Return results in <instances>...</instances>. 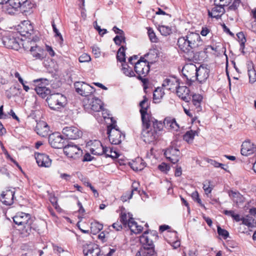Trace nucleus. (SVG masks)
<instances>
[{"instance_id":"obj_1","label":"nucleus","mask_w":256,"mask_h":256,"mask_svg":"<svg viewBox=\"0 0 256 256\" xmlns=\"http://www.w3.org/2000/svg\"><path fill=\"white\" fill-rule=\"evenodd\" d=\"M14 222L18 226L22 227V233L25 236H28L32 232V224L34 220L29 214L23 212H18L13 218Z\"/></svg>"},{"instance_id":"obj_2","label":"nucleus","mask_w":256,"mask_h":256,"mask_svg":"<svg viewBox=\"0 0 256 256\" xmlns=\"http://www.w3.org/2000/svg\"><path fill=\"white\" fill-rule=\"evenodd\" d=\"M82 106L86 112L94 114L97 112L99 114L100 110L102 108L103 102L94 96H90L81 100Z\"/></svg>"},{"instance_id":"obj_3","label":"nucleus","mask_w":256,"mask_h":256,"mask_svg":"<svg viewBox=\"0 0 256 256\" xmlns=\"http://www.w3.org/2000/svg\"><path fill=\"white\" fill-rule=\"evenodd\" d=\"M34 6L30 0H10V6L6 8V12L10 14H13L20 8L23 12H28Z\"/></svg>"},{"instance_id":"obj_4","label":"nucleus","mask_w":256,"mask_h":256,"mask_svg":"<svg viewBox=\"0 0 256 256\" xmlns=\"http://www.w3.org/2000/svg\"><path fill=\"white\" fill-rule=\"evenodd\" d=\"M46 100L50 109L58 110L66 105V98L61 94L56 93L50 94Z\"/></svg>"},{"instance_id":"obj_5","label":"nucleus","mask_w":256,"mask_h":256,"mask_svg":"<svg viewBox=\"0 0 256 256\" xmlns=\"http://www.w3.org/2000/svg\"><path fill=\"white\" fill-rule=\"evenodd\" d=\"M177 45L181 52L184 53L188 55V56L190 54V56L188 57H187L186 56H184L186 58L188 59L190 61L196 60L186 36L178 38L177 42Z\"/></svg>"},{"instance_id":"obj_6","label":"nucleus","mask_w":256,"mask_h":256,"mask_svg":"<svg viewBox=\"0 0 256 256\" xmlns=\"http://www.w3.org/2000/svg\"><path fill=\"white\" fill-rule=\"evenodd\" d=\"M134 71L138 74V78L141 80L143 82L146 81L145 77L149 72L150 66L147 62L144 60V58H141L136 62L134 64Z\"/></svg>"},{"instance_id":"obj_7","label":"nucleus","mask_w":256,"mask_h":256,"mask_svg":"<svg viewBox=\"0 0 256 256\" xmlns=\"http://www.w3.org/2000/svg\"><path fill=\"white\" fill-rule=\"evenodd\" d=\"M116 126L112 124L108 128L107 134L110 142L112 144H118L122 140V138H124V134L116 127Z\"/></svg>"},{"instance_id":"obj_8","label":"nucleus","mask_w":256,"mask_h":256,"mask_svg":"<svg viewBox=\"0 0 256 256\" xmlns=\"http://www.w3.org/2000/svg\"><path fill=\"white\" fill-rule=\"evenodd\" d=\"M186 36L193 52L195 50L202 48L204 42L198 34L194 32H188Z\"/></svg>"},{"instance_id":"obj_9","label":"nucleus","mask_w":256,"mask_h":256,"mask_svg":"<svg viewBox=\"0 0 256 256\" xmlns=\"http://www.w3.org/2000/svg\"><path fill=\"white\" fill-rule=\"evenodd\" d=\"M197 67L193 64H186L182 68V74L186 78V80L190 82L189 84L192 82L196 80V70Z\"/></svg>"},{"instance_id":"obj_10","label":"nucleus","mask_w":256,"mask_h":256,"mask_svg":"<svg viewBox=\"0 0 256 256\" xmlns=\"http://www.w3.org/2000/svg\"><path fill=\"white\" fill-rule=\"evenodd\" d=\"M48 142L50 146L54 148H62L64 146V140L58 132L50 134Z\"/></svg>"},{"instance_id":"obj_11","label":"nucleus","mask_w":256,"mask_h":256,"mask_svg":"<svg viewBox=\"0 0 256 256\" xmlns=\"http://www.w3.org/2000/svg\"><path fill=\"white\" fill-rule=\"evenodd\" d=\"M164 154L166 158L174 164L177 163L180 160V152L176 147L170 146L168 148Z\"/></svg>"},{"instance_id":"obj_12","label":"nucleus","mask_w":256,"mask_h":256,"mask_svg":"<svg viewBox=\"0 0 256 256\" xmlns=\"http://www.w3.org/2000/svg\"><path fill=\"white\" fill-rule=\"evenodd\" d=\"M149 119V120L146 122V124L142 123L143 127L144 128L151 127L152 130L156 131V133L158 134L163 129L164 126V122L157 120L152 116H150V118Z\"/></svg>"},{"instance_id":"obj_13","label":"nucleus","mask_w":256,"mask_h":256,"mask_svg":"<svg viewBox=\"0 0 256 256\" xmlns=\"http://www.w3.org/2000/svg\"><path fill=\"white\" fill-rule=\"evenodd\" d=\"M62 148H64V153L68 156L74 158H78V152L80 150V148L78 146L70 143L64 145Z\"/></svg>"},{"instance_id":"obj_14","label":"nucleus","mask_w":256,"mask_h":256,"mask_svg":"<svg viewBox=\"0 0 256 256\" xmlns=\"http://www.w3.org/2000/svg\"><path fill=\"white\" fill-rule=\"evenodd\" d=\"M140 112L141 114L142 120V123H146V122L149 120L151 115L147 112L148 108V100L146 96H144V100L140 103Z\"/></svg>"},{"instance_id":"obj_15","label":"nucleus","mask_w":256,"mask_h":256,"mask_svg":"<svg viewBox=\"0 0 256 256\" xmlns=\"http://www.w3.org/2000/svg\"><path fill=\"white\" fill-rule=\"evenodd\" d=\"M210 70L203 66H200L196 70V80L200 83L204 82L208 78Z\"/></svg>"},{"instance_id":"obj_16","label":"nucleus","mask_w":256,"mask_h":256,"mask_svg":"<svg viewBox=\"0 0 256 256\" xmlns=\"http://www.w3.org/2000/svg\"><path fill=\"white\" fill-rule=\"evenodd\" d=\"M84 256H102L101 250L97 244H90L83 249Z\"/></svg>"},{"instance_id":"obj_17","label":"nucleus","mask_w":256,"mask_h":256,"mask_svg":"<svg viewBox=\"0 0 256 256\" xmlns=\"http://www.w3.org/2000/svg\"><path fill=\"white\" fill-rule=\"evenodd\" d=\"M35 158L38 164L40 166L48 168L51 166L52 160L48 156L42 153L35 154Z\"/></svg>"},{"instance_id":"obj_18","label":"nucleus","mask_w":256,"mask_h":256,"mask_svg":"<svg viewBox=\"0 0 256 256\" xmlns=\"http://www.w3.org/2000/svg\"><path fill=\"white\" fill-rule=\"evenodd\" d=\"M142 134L144 138V141L150 143L156 140L158 137L156 131L152 130V128H144L142 130Z\"/></svg>"},{"instance_id":"obj_19","label":"nucleus","mask_w":256,"mask_h":256,"mask_svg":"<svg viewBox=\"0 0 256 256\" xmlns=\"http://www.w3.org/2000/svg\"><path fill=\"white\" fill-rule=\"evenodd\" d=\"M256 151V146L249 140H246L242 144L241 154L248 156Z\"/></svg>"},{"instance_id":"obj_20","label":"nucleus","mask_w":256,"mask_h":256,"mask_svg":"<svg viewBox=\"0 0 256 256\" xmlns=\"http://www.w3.org/2000/svg\"><path fill=\"white\" fill-rule=\"evenodd\" d=\"M175 88L176 89V92L177 96L184 101L186 102H189L190 100L189 88L186 86H176Z\"/></svg>"},{"instance_id":"obj_21","label":"nucleus","mask_w":256,"mask_h":256,"mask_svg":"<svg viewBox=\"0 0 256 256\" xmlns=\"http://www.w3.org/2000/svg\"><path fill=\"white\" fill-rule=\"evenodd\" d=\"M78 129L74 126H66L62 131L66 138L74 140L78 138Z\"/></svg>"},{"instance_id":"obj_22","label":"nucleus","mask_w":256,"mask_h":256,"mask_svg":"<svg viewBox=\"0 0 256 256\" xmlns=\"http://www.w3.org/2000/svg\"><path fill=\"white\" fill-rule=\"evenodd\" d=\"M3 42L7 48L18 50L20 48V44L16 38L14 36H6L4 38Z\"/></svg>"},{"instance_id":"obj_23","label":"nucleus","mask_w":256,"mask_h":256,"mask_svg":"<svg viewBox=\"0 0 256 256\" xmlns=\"http://www.w3.org/2000/svg\"><path fill=\"white\" fill-rule=\"evenodd\" d=\"M21 29L20 32V35L28 38L34 32L33 26L28 21H24L22 24Z\"/></svg>"},{"instance_id":"obj_24","label":"nucleus","mask_w":256,"mask_h":256,"mask_svg":"<svg viewBox=\"0 0 256 256\" xmlns=\"http://www.w3.org/2000/svg\"><path fill=\"white\" fill-rule=\"evenodd\" d=\"M30 51L33 57L36 59L42 60L44 57V51L41 47L35 46H30Z\"/></svg>"},{"instance_id":"obj_25","label":"nucleus","mask_w":256,"mask_h":256,"mask_svg":"<svg viewBox=\"0 0 256 256\" xmlns=\"http://www.w3.org/2000/svg\"><path fill=\"white\" fill-rule=\"evenodd\" d=\"M224 6H220V4H216L212 8L211 11H208V16L212 18L218 19L224 12Z\"/></svg>"},{"instance_id":"obj_26","label":"nucleus","mask_w":256,"mask_h":256,"mask_svg":"<svg viewBox=\"0 0 256 256\" xmlns=\"http://www.w3.org/2000/svg\"><path fill=\"white\" fill-rule=\"evenodd\" d=\"M130 168L134 171L142 170L146 166V162L140 158H136L135 160L129 162Z\"/></svg>"},{"instance_id":"obj_27","label":"nucleus","mask_w":256,"mask_h":256,"mask_svg":"<svg viewBox=\"0 0 256 256\" xmlns=\"http://www.w3.org/2000/svg\"><path fill=\"white\" fill-rule=\"evenodd\" d=\"M164 125L168 129L178 131L180 128L178 124L176 122L175 118L167 117L164 121Z\"/></svg>"},{"instance_id":"obj_28","label":"nucleus","mask_w":256,"mask_h":256,"mask_svg":"<svg viewBox=\"0 0 256 256\" xmlns=\"http://www.w3.org/2000/svg\"><path fill=\"white\" fill-rule=\"evenodd\" d=\"M14 192L12 190H7L3 192L2 196L3 198V203L7 206H10L13 204Z\"/></svg>"},{"instance_id":"obj_29","label":"nucleus","mask_w":256,"mask_h":256,"mask_svg":"<svg viewBox=\"0 0 256 256\" xmlns=\"http://www.w3.org/2000/svg\"><path fill=\"white\" fill-rule=\"evenodd\" d=\"M146 59L144 60L147 62L148 64H153L158 60V50L156 49L150 50V52L144 55Z\"/></svg>"},{"instance_id":"obj_30","label":"nucleus","mask_w":256,"mask_h":256,"mask_svg":"<svg viewBox=\"0 0 256 256\" xmlns=\"http://www.w3.org/2000/svg\"><path fill=\"white\" fill-rule=\"evenodd\" d=\"M246 66L249 82L250 83L253 84L256 81V71L254 68V64L252 62H248Z\"/></svg>"},{"instance_id":"obj_31","label":"nucleus","mask_w":256,"mask_h":256,"mask_svg":"<svg viewBox=\"0 0 256 256\" xmlns=\"http://www.w3.org/2000/svg\"><path fill=\"white\" fill-rule=\"evenodd\" d=\"M94 92V88L85 82L81 84V96L84 98L88 97L90 96H94L92 93Z\"/></svg>"},{"instance_id":"obj_32","label":"nucleus","mask_w":256,"mask_h":256,"mask_svg":"<svg viewBox=\"0 0 256 256\" xmlns=\"http://www.w3.org/2000/svg\"><path fill=\"white\" fill-rule=\"evenodd\" d=\"M228 194L229 196L232 198L234 202L237 205L244 202V198L239 192L230 190Z\"/></svg>"},{"instance_id":"obj_33","label":"nucleus","mask_w":256,"mask_h":256,"mask_svg":"<svg viewBox=\"0 0 256 256\" xmlns=\"http://www.w3.org/2000/svg\"><path fill=\"white\" fill-rule=\"evenodd\" d=\"M148 232L146 231L140 236V240L141 244L144 245V246L146 247H154L152 240L150 239L148 236Z\"/></svg>"},{"instance_id":"obj_34","label":"nucleus","mask_w":256,"mask_h":256,"mask_svg":"<svg viewBox=\"0 0 256 256\" xmlns=\"http://www.w3.org/2000/svg\"><path fill=\"white\" fill-rule=\"evenodd\" d=\"M97 146L96 148V150H97V152H100V150H105L104 152L102 153V154H106V152L108 151V147L104 146L100 141L98 140H94V141L90 140L86 143V146Z\"/></svg>"},{"instance_id":"obj_35","label":"nucleus","mask_w":256,"mask_h":256,"mask_svg":"<svg viewBox=\"0 0 256 256\" xmlns=\"http://www.w3.org/2000/svg\"><path fill=\"white\" fill-rule=\"evenodd\" d=\"M242 224L250 228H254L256 226V220L254 218L250 215H246L245 217L242 218Z\"/></svg>"},{"instance_id":"obj_36","label":"nucleus","mask_w":256,"mask_h":256,"mask_svg":"<svg viewBox=\"0 0 256 256\" xmlns=\"http://www.w3.org/2000/svg\"><path fill=\"white\" fill-rule=\"evenodd\" d=\"M179 82L178 80H171L170 78L165 79L163 83L162 84V87L166 88L168 90H173L175 86H178L179 84Z\"/></svg>"},{"instance_id":"obj_37","label":"nucleus","mask_w":256,"mask_h":256,"mask_svg":"<svg viewBox=\"0 0 256 256\" xmlns=\"http://www.w3.org/2000/svg\"><path fill=\"white\" fill-rule=\"evenodd\" d=\"M35 90L37 94L42 98H44L48 96L50 94V90L46 86H37L35 88Z\"/></svg>"},{"instance_id":"obj_38","label":"nucleus","mask_w":256,"mask_h":256,"mask_svg":"<svg viewBox=\"0 0 256 256\" xmlns=\"http://www.w3.org/2000/svg\"><path fill=\"white\" fill-rule=\"evenodd\" d=\"M164 94L163 88H157L153 94V99L155 103H158L160 102Z\"/></svg>"},{"instance_id":"obj_39","label":"nucleus","mask_w":256,"mask_h":256,"mask_svg":"<svg viewBox=\"0 0 256 256\" xmlns=\"http://www.w3.org/2000/svg\"><path fill=\"white\" fill-rule=\"evenodd\" d=\"M103 228V225L97 221L91 223L90 231L93 234H96L99 232Z\"/></svg>"},{"instance_id":"obj_40","label":"nucleus","mask_w":256,"mask_h":256,"mask_svg":"<svg viewBox=\"0 0 256 256\" xmlns=\"http://www.w3.org/2000/svg\"><path fill=\"white\" fill-rule=\"evenodd\" d=\"M141 252H142V256H156L154 247L143 246L141 248Z\"/></svg>"},{"instance_id":"obj_41","label":"nucleus","mask_w":256,"mask_h":256,"mask_svg":"<svg viewBox=\"0 0 256 256\" xmlns=\"http://www.w3.org/2000/svg\"><path fill=\"white\" fill-rule=\"evenodd\" d=\"M236 36L238 38V41L240 44V50H242V52L243 54H244V48L245 43L246 41L245 36L244 32H240L236 34Z\"/></svg>"},{"instance_id":"obj_42","label":"nucleus","mask_w":256,"mask_h":256,"mask_svg":"<svg viewBox=\"0 0 256 256\" xmlns=\"http://www.w3.org/2000/svg\"><path fill=\"white\" fill-rule=\"evenodd\" d=\"M126 50V47L124 46H121L120 48L118 50L116 54V58L117 60L120 62H126V54H125V50Z\"/></svg>"},{"instance_id":"obj_43","label":"nucleus","mask_w":256,"mask_h":256,"mask_svg":"<svg viewBox=\"0 0 256 256\" xmlns=\"http://www.w3.org/2000/svg\"><path fill=\"white\" fill-rule=\"evenodd\" d=\"M39 40V38L36 36H32V38L28 37V40H26L22 44L24 48L27 50L29 48L28 45L34 46V43Z\"/></svg>"},{"instance_id":"obj_44","label":"nucleus","mask_w":256,"mask_h":256,"mask_svg":"<svg viewBox=\"0 0 256 256\" xmlns=\"http://www.w3.org/2000/svg\"><path fill=\"white\" fill-rule=\"evenodd\" d=\"M198 135V133L195 130H189L186 132L184 135V140L188 142H192L194 139V136Z\"/></svg>"},{"instance_id":"obj_45","label":"nucleus","mask_w":256,"mask_h":256,"mask_svg":"<svg viewBox=\"0 0 256 256\" xmlns=\"http://www.w3.org/2000/svg\"><path fill=\"white\" fill-rule=\"evenodd\" d=\"M122 70L123 73L126 76L130 77L135 76V74L133 72L132 68L130 67L127 64H122Z\"/></svg>"},{"instance_id":"obj_46","label":"nucleus","mask_w":256,"mask_h":256,"mask_svg":"<svg viewBox=\"0 0 256 256\" xmlns=\"http://www.w3.org/2000/svg\"><path fill=\"white\" fill-rule=\"evenodd\" d=\"M202 96L200 94H194L192 96V103L196 108L200 107Z\"/></svg>"},{"instance_id":"obj_47","label":"nucleus","mask_w":256,"mask_h":256,"mask_svg":"<svg viewBox=\"0 0 256 256\" xmlns=\"http://www.w3.org/2000/svg\"><path fill=\"white\" fill-rule=\"evenodd\" d=\"M81 182H82L84 185L90 188V190L94 193V197L98 198V196L99 194H98V191L92 185V184L90 182L89 180L87 178H82L81 180Z\"/></svg>"},{"instance_id":"obj_48","label":"nucleus","mask_w":256,"mask_h":256,"mask_svg":"<svg viewBox=\"0 0 256 256\" xmlns=\"http://www.w3.org/2000/svg\"><path fill=\"white\" fill-rule=\"evenodd\" d=\"M52 25L54 32L55 34L54 36L58 38V40L59 44L60 45H62L64 42V39H63V38H62L61 34L59 32L58 30L57 29L54 20L52 22Z\"/></svg>"},{"instance_id":"obj_49","label":"nucleus","mask_w":256,"mask_h":256,"mask_svg":"<svg viewBox=\"0 0 256 256\" xmlns=\"http://www.w3.org/2000/svg\"><path fill=\"white\" fill-rule=\"evenodd\" d=\"M158 30L162 35L164 36H167L172 33V29L168 26H160Z\"/></svg>"},{"instance_id":"obj_50","label":"nucleus","mask_w":256,"mask_h":256,"mask_svg":"<svg viewBox=\"0 0 256 256\" xmlns=\"http://www.w3.org/2000/svg\"><path fill=\"white\" fill-rule=\"evenodd\" d=\"M148 34L150 40L152 42H158V38L152 28H149L148 29Z\"/></svg>"},{"instance_id":"obj_51","label":"nucleus","mask_w":256,"mask_h":256,"mask_svg":"<svg viewBox=\"0 0 256 256\" xmlns=\"http://www.w3.org/2000/svg\"><path fill=\"white\" fill-rule=\"evenodd\" d=\"M217 230L218 234L224 239H226L229 236L228 232L226 230L222 228L220 226H218Z\"/></svg>"},{"instance_id":"obj_52","label":"nucleus","mask_w":256,"mask_h":256,"mask_svg":"<svg viewBox=\"0 0 256 256\" xmlns=\"http://www.w3.org/2000/svg\"><path fill=\"white\" fill-rule=\"evenodd\" d=\"M114 41L116 45L120 46L122 42L126 43L124 34L122 36H116L114 38Z\"/></svg>"},{"instance_id":"obj_53","label":"nucleus","mask_w":256,"mask_h":256,"mask_svg":"<svg viewBox=\"0 0 256 256\" xmlns=\"http://www.w3.org/2000/svg\"><path fill=\"white\" fill-rule=\"evenodd\" d=\"M138 185V183L134 182L132 186V189L130 192H129L128 198H132V195L134 192H136L138 194H140V190H138V188L137 186Z\"/></svg>"},{"instance_id":"obj_54","label":"nucleus","mask_w":256,"mask_h":256,"mask_svg":"<svg viewBox=\"0 0 256 256\" xmlns=\"http://www.w3.org/2000/svg\"><path fill=\"white\" fill-rule=\"evenodd\" d=\"M207 162L211 165L214 166L215 168H221L222 169L225 170L224 168V164L216 162L215 160L212 159H208Z\"/></svg>"},{"instance_id":"obj_55","label":"nucleus","mask_w":256,"mask_h":256,"mask_svg":"<svg viewBox=\"0 0 256 256\" xmlns=\"http://www.w3.org/2000/svg\"><path fill=\"white\" fill-rule=\"evenodd\" d=\"M158 168L162 172L166 173L169 171L170 167L168 164L162 162L160 164L158 165Z\"/></svg>"},{"instance_id":"obj_56","label":"nucleus","mask_w":256,"mask_h":256,"mask_svg":"<svg viewBox=\"0 0 256 256\" xmlns=\"http://www.w3.org/2000/svg\"><path fill=\"white\" fill-rule=\"evenodd\" d=\"M110 154H108V152H106V158L109 157V158H117L118 157V156H119L118 153L116 151V150H114V148L110 149Z\"/></svg>"},{"instance_id":"obj_57","label":"nucleus","mask_w":256,"mask_h":256,"mask_svg":"<svg viewBox=\"0 0 256 256\" xmlns=\"http://www.w3.org/2000/svg\"><path fill=\"white\" fill-rule=\"evenodd\" d=\"M120 222H121L124 226L127 225L128 220H127V215L126 214H122L120 218Z\"/></svg>"},{"instance_id":"obj_58","label":"nucleus","mask_w":256,"mask_h":256,"mask_svg":"<svg viewBox=\"0 0 256 256\" xmlns=\"http://www.w3.org/2000/svg\"><path fill=\"white\" fill-rule=\"evenodd\" d=\"M40 124H38L36 127V133L38 135H40L42 137L46 136L48 135V132H47L46 130H45L42 132V130H40Z\"/></svg>"},{"instance_id":"obj_59","label":"nucleus","mask_w":256,"mask_h":256,"mask_svg":"<svg viewBox=\"0 0 256 256\" xmlns=\"http://www.w3.org/2000/svg\"><path fill=\"white\" fill-rule=\"evenodd\" d=\"M92 53L95 56L96 58H99L100 56V48L96 46H94L92 47Z\"/></svg>"},{"instance_id":"obj_60","label":"nucleus","mask_w":256,"mask_h":256,"mask_svg":"<svg viewBox=\"0 0 256 256\" xmlns=\"http://www.w3.org/2000/svg\"><path fill=\"white\" fill-rule=\"evenodd\" d=\"M102 114V116L104 119L108 118L109 116L110 115L109 112L105 109L104 107V105H102V108L100 110V112Z\"/></svg>"},{"instance_id":"obj_61","label":"nucleus","mask_w":256,"mask_h":256,"mask_svg":"<svg viewBox=\"0 0 256 256\" xmlns=\"http://www.w3.org/2000/svg\"><path fill=\"white\" fill-rule=\"evenodd\" d=\"M90 60V56L88 54L84 53L81 55V63L84 62H89Z\"/></svg>"},{"instance_id":"obj_62","label":"nucleus","mask_w":256,"mask_h":256,"mask_svg":"<svg viewBox=\"0 0 256 256\" xmlns=\"http://www.w3.org/2000/svg\"><path fill=\"white\" fill-rule=\"evenodd\" d=\"M96 25H94L95 28L98 31V34L101 35L103 36L107 32V30L106 29H101L100 26H98L97 24V22H95Z\"/></svg>"},{"instance_id":"obj_63","label":"nucleus","mask_w":256,"mask_h":256,"mask_svg":"<svg viewBox=\"0 0 256 256\" xmlns=\"http://www.w3.org/2000/svg\"><path fill=\"white\" fill-rule=\"evenodd\" d=\"M210 182L208 181L206 184H203V188L206 194L211 192L212 188L210 186Z\"/></svg>"},{"instance_id":"obj_64","label":"nucleus","mask_w":256,"mask_h":256,"mask_svg":"<svg viewBox=\"0 0 256 256\" xmlns=\"http://www.w3.org/2000/svg\"><path fill=\"white\" fill-rule=\"evenodd\" d=\"M94 157L92 156L88 152L86 153L84 156L83 162H90L94 159Z\"/></svg>"}]
</instances>
